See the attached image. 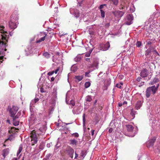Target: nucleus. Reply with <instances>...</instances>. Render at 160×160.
Here are the masks:
<instances>
[{
	"mask_svg": "<svg viewBox=\"0 0 160 160\" xmlns=\"http://www.w3.org/2000/svg\"><path fill=\"white\" fill-rule=\"evenodd\" d=\"M159 84H158L156 87L155 86H153L147 88L146 91V96L147 98H149L152 92L153 94H155L158 88Z\"/></svg>",
	"mask_w": 160,
	"mask_h": 160,
	"instance_id": "2",
	"label": "nucleus"
},
{
	"mask_svg": "<svg viewBox=\"0 0 160 160\" xmlns=\"http://www.w3.org/2000/svg\"><path fill=\"white\" fill-rule=\"evenodd\" d=\"M133 17L132 15H128L124 19L125 23L127 25H130L132 23Z\"/></svg>",
	"mask_w": 160,
	"mask_h": 160,
	"instance_id": "5",
	"label": "nucleus"
},
{
	"mask_svg": "<svg viewBox=\"0 0 160 160\" xmlns=\"http://www.w3.org/2000/svg\"><path fill=\"white\" fill-rule=\"evenodd\" d=\"M122 84L121 83H118L117 84L116 86L117 88H122Z\"/></svg>",
	"mask_w": 160,
	"mask_h": 160,
	"instance_id": "35",
	"label": "nucleus"
},
{
	"mask_svg": "<svg viewBox=\"0 0 160 160\" xmlns=\"http://www.w3.org/2000/svg\"><path fill=\"white\" fill-rule=\"evenodd\" d=\"M89 72H86L85 73V76L88 77H89V76L88 75L89 74Z\"/></svg>",
	"mask_w": 160,
	"mask_h": 160,
	"instance_id": "45",
	"label": "nucleus"
},
{
	"mask_svg": "<svg viewBox=\"0 0 160 160\" xmlns=\"http://www.w3.org/2000/svg\"><path fill=\"white\" fill-rule=\"evenodd\" d=\"M47 37L46 35H45V36H43V37L40 38L38 40H37V43H39L42 41H44L45 39V37Z\"/></svg>",
	"mask_w": 160,
	"mask_h": 160,
	"instance_id": "23",
	"label": "nucleus"
},
{
	"mask_svg": "<svg viewBox=\"0 0 160 160\" xmlns=\"http://www.w3.org/2000/svg\"><path fill=\"white\" fill-rule=\"evenodd\" d=\"M31 143L32 145H34L37 142L38 139V138L36 135V131L35 130H33L31 133Z\"/></svg>",
	"mask_w": 160,
	"mask_h": 160,
	"instance_id": "3",
	"label": "nucleus"
},
{
	"mask_svg": "<svg viewBox=\"0 0 160 160\" xmlns=\"http://www.w3.org/2000/svg\"><path fill=\"white\" fill-rule=\"evenodd\" d=\"M9 152V149L8 148H6L3 150L2 155L4 158L8 154Z\"/></svg>",
	"mask_w": 160,
	"mask_h": 160,
	"instance_id": "14",
	"label": "nucleus"
},
{
	"mask_svg": "<svg viewBox=\"0 0 160 160\" xmlns=\"http://www.w3.org/2000/svg\"><path fill=\"white\" fill-rule=\"evenodd\" d=\"M69 124V123H66V125H68V124Z\"/></svg>",
	"mask_w": 160,
	"mask_h": 160,
	"instance_id": "61",
	"label": "nucleus"
},
{
	"mask_svg": "<svg viewBox=\"0 0 160 160\" xmlns=\"http://www.w3.org/2000/svg\"><path fill=\"white\" fill-rule=\"evenodd\" d=\"M100 11L101 16L102 18H104L105 17V12L102 10H101Z\"/></svg>",
	"mask_w": 160,
	"mask_h": 160,
	"instance_id": "31",
	"label": "nucleus"
},
{
	"mask_svg": "<svg viewBox=\"0 0 160 160\" xmlns=\"http://www.w3.org/2000/svg\"><path fill=\"white\" fill-rule=\"evenodd\" d=\"M57 53V54H58V55H59V53H58H58Z\"/></svg>",
	"mask_w": 160,
	"mask_h": 160,
	"instance_id": "62",
	"label": "nucleus"
},
{
	"mask_svg": "<svg viewBox=\"0 0 160 160\" xmlns=\"http://www.w3.org/2000/svg\"><path fill=\"white\" fill-rule=\"evenodd\" d=\"M141 44H142L141 42L140 41H138L136 43V45L137 47H139L141 45Z\"/></svg>",
	"mask_w": 160,
	"mask_h": 160,
	"instance_id": "34",
	"label": "nucleus"
},
{
	"mask_svg": "<svg viewBox=\"0 0 160 160\" xmlns=\"http://www.w3.org/2000/svg\"><path fill=\"white\" fill-rule=\"evenodd\" d=\"M21 112L19 111L15 116H14L13 118H18L21 115Z\"/></svg>",
	"mask_w": 160,
	"mask_h": 160,
	"instance_id": "32",
	"label": "nucleus"
},
{
	"mask_svg": "<svg viewBox=\"0 0 160 160\" xmlns=\"http://www.w3.org/2000/svg\"><path fill=\"white\" fill-rule=\"evenodd\" d=\"M92 51V49H90L88 52H87L85 54V56L86 57H89L90 56V54Z\"/></svg>",
	"mask_w": 160,
	"mask_h": 160,
	"instance_id": "26",
	"label": "nucleus"
},
{
	"mask_svg": "<svg viewBox=\"0 0 160 160\" xmlns=\"http://www.w3.org/2000/svg\"><path fill=\"white\" fill-rule=\"evenodd\" d=\"M54 80V78L53 77H52L51 78V81H53Z\"/></svg>",
	"mask_w": 160,
	"mask_h": 160,
	"instance_id": "53",
	"label": "nucleus"
},
{
	"mask_svg": "<svg viewBox=\"0 0 160 160\" xmlns=\"http://www.w3.org/2000/svg\"><path fill=\"white\" fill-rule=\"evenodd\" d=\"M0 37L2 39V42H0L1 46H0V55L1 57H3L6 53L7 49L5 48L6 47V43L5 42L7 41L6 37L4 36L2 34H1Z\"/></svg>",
	"mask_w": 160,
	"mask_h": 160,
	"instance_id": "1",
	"label": "nucleus"
},
{
	"mask_svg": "<svg viewBox=\"0 0 160 160\" xmlns=\"http://www.w3.org/2000/svg\"><path fill=\"white\" fill-rule=\"evenodd\" d=\"M22 149V145H20L19 146L18 150V152H17V155H19L20 153L21 152Z\"/></svg>",
	"mask_w": 160,
	"mask_h": 160,
	"instance_id": "29",
	"label": "nucleus"
},
{
	"mask_svg": "<svg viewBox=\"0 0 160 160\" xmlns=\"http://www.w3.org/2000/svg\"><path fill=\"white\" fill-rule=\"evenodd\" d=\"M89 129H89V128H88V129L89 130Z\"/></svg>",
	"mask_w": 160,
	"mask_h": 160,
	"instance_id": "63",
	"label": "nucleus"
},
{
	"mask_svg": "<svg viewBox=\"0 0 160 160\" xmlns=\"http://www.w3.org/2000/svg\"><path fill=\"white\" fill-rule=\"evenodd\" d=\"M113 14L117 18H121L124 14V12L120 10H115L112 12Z\"/></svg>",
	"mask_w": 160,
	"mask_h": 160,
	"instance_id": "8",
	"label": "nucleus"
},
{
	"mask_svg": "<svg viewBox=\"0 0 160 160\" xmlns=\"http://www.w3.org/2000/svg\"><path fill=\"white\" fill-rule=\"evenodd\" d=\"M51 143H48L47 144V147H48V148H50L51 147Z\"/></svg>",
	"mask_w": 160,
	"mask_h": 160,
	"instance_id": "47",
	"label": "nucleus"
},
{
	"mask_svg": "<svg viewBox=\"0 0 160 160\" xmlns=\"http://www.w3.org/2000/svg\"><path fill=\"white\" fill-rule=\"evenodd\" d=\"M128 131L129 132L132 131L133 129V126L131 125H126Z\"/></svg>",
	"mask_w": 160,
	"mask_h": 160,
	"instance_id": "17",
	"label": "nucleus"
},
{
	"mask_svg": "<svg viewBox=\"0 0 160 160\" xmlns=\"http://www.w3.org/2000/svg\"><path fill=\"white\" fill-rule=\"evenodd\" d=\"M74 152V150L70 147L67 148L65 151L66 153L68 154L72 159L73 158Z\"/></svg>",
	"mask_w": 160,
	"mask_h": 160,
	"instance_id": "7",
	"label": "nucleus"
},
{
	"mask_svg": "<svg viewBox=\"0 0 160 160\" xmlns=\"http://www.w3.org/2000/svg\"><path fill=\"white\" fill-rule=\"evenodd\" d=\"M12 160H17V159L16 158H14L12 159Z\"/></svg>",
	"mask_w": 160,
	"mask_h": 160,
	"instance_id": "55",
	"label": "nucleus"
},
{
	"mask_svg": "<svg viewBox=\"0 0 160 160\" xmlns=\"http://www.w3.org/2000/svg\"><path fill=\"white\" fill-rule=\"evenodd\" d=\"M83 118V126L84 128L85 126V113H83L82 116Z\"/></svg>",
	"mask_w": 160,
	"mask_h": 160,
	"instance_id": "24",
	"label": "nucleus"
},
{
	"mask_svg": "<svg viewBox=\"0 0 160 160\" xmlns=\"http://www.w3.org/2000/svg\"><path fill=\"white\" fill-rule=\"evenodd\" d=\"M12 33L11 32H9V34L10 36H12Z\"/></svg>",
	"mask_w": 160,
	"mask_h": 160,
	"instance_id": "57",
	"label": "nucleus"
},
{
	"mask_svg": "<svg viewBox=\"0 0 160 160\" xmlns=\"http://www.w3.org/2000/svg\"><path fill=\"white\" fill-rule=\"evenodd\" d=\"M141 78L138 77L137 79V80L138 82H139L141 80Z\"/></svg>",
	"mask_w": 160,
	"mask_h": 160,
	"instance_id": "50",
	"label": "nucleus"
},
{
	"mask_svg": "<svg viewBox=\"0 0 160 160\" xmlns=\"http://www.w3.org/2000/svg\"><path fill=\"white\" fill-rule=\"evenodd\" d=\"M46 130V127L45 125H43L42 127H41L39 130H38L37 132L38 133V134H42L45 132Z\"/></svg>",
	"mask_w": 160,
	"mask_h": 160,
	"instance_id": "11",
	"label": "nucleus"
},
{
	"mask_svg": "<svg viewBox=\"0 0 160 160\" xmlns=\"http://www.w3.org/2000/svg\"><path fill=\"white\" fill-rule=\"evenodd\" d=\"M135 112L133 110V109H131V114L132 116H134V115H135Z\"/></svg>",
	"mask_w": 160,
	"mask_h": 160,
	"instance_id": "37",
	"label": "nucleus"
},
{
	"mask_svg": "<svg viewBox=\"0 0 160 160\" xmlns=\"http://www.w3.org/2000/svg\"><path fill=\"white\" fill-rule=\"evenodd\" d=\"M151 52V50L150 49H149L147 50H146L145 51V55L147 56H150Z\"/></svg>",
	"mask_w": 160,
	"mask_h": 160,
	"instance_id": "25",
	"label": "nucleus"
},
{
	"mask_svg": "<svg viewBox=\"0 0 160 160\" xmlns=\"http://www.w3.org/2000/svg\"><path fill=\"white\" fill-rule=\"evenodd\" d=\"M110 47V43L109 42H108L105 44H101L100 46V48L101 50L105 51L108 50Z\"/></svg>",
	"mask_w": 160,
	"mask_h": 160,
	"instance_id": "9",
	"label": "nucleus"
},
{
	"mask_svg": "<svg viewBox=\"0 0 160 160\" xmlns=\"http://www.w3.org/2000/svg\"><path fill=\"white\" fill-rule=\"evenodd\" d=\"M142 102L141 101H139L137 102L136 103L135 108L136 109H138L142 106Z\"/></svg>",
	"mask_w": 160,
	"mask_h": 160,
	"instance_id": "15",
	"label": "nucleus"
},
{
	"mask_svg": "<svg viewBox=\"0 0 160 160\" xmlns=\"http://www.w3.org/2000/svg\"><path fill=\"white\" fill-rule=\"evenodd\" d=\"M153 52L154 54H156L158 56H159V54L156 50H154Z\"/></svg>",
	"mask_w": 160,
	"mask_h": 160,
	"instance_id": "38",
	"label": "nucleus"
},
{
	"mask_svg": "<svg viewBox=\"0 0 160 160\" xmlns=\"http://www.w3.org/2000/svg\"><path fill=\"white\" fill-rule=\"evenodd\" d=\"M54 73V71L50 72L48 73V75L49 76L52 75Z\"/></svg>",
	"mask_w": 160,
	"mask_h": 160,
	"instance_id": "41",
	"label": "nucleus"
},
{
	"mask_svg": "<svg viewBox=\"0 0 160 160\" xmlns=\"http://www.w3.org/2000/svg\"><path fill=\"white\" fill-rule=\"evenodd\" d=\"M94 131H95L94 130H91V135L92 136H93L94 135Z\"/></svg>",
	"mask_w": 160,
	"mask_h": 160,
	"instance_id": "43",
	"label": "nucleus"
},
{
	"mask_svg": "<svg viewBox=\"0 0 160 160\" xmlns=\"http://www.w3.org/2000/svg\"><path fill=\"white\" fill-rule=\"evenodd\" d=\"M85 60L87 62H90V59L89 58H86Z\"/></svg>",
	"mask_w": 160,
	"mask_h": 160,
	"instance_id": "52",
	"label": "nucleus"
},
{
	"mask_svg": "<svg viewBox=\"0 0 160 160\" xmlns=\"http://www.w3.org/2000/svg\"><path fill=\"white\" fill-rule=\"evenodd\" d=\"M83 77L82 76H76L75 77V78L77 82H79L81 81L83 78Z\"/></svg>",
	"mask_w": 160,
	"mask_h": 160,
	"instance_id": "18",
	"label": "nucleus"
},
{
	"mask_svg": "<svg viewBox=\"0 0 160 160\" xmlns=\"http://www.w3.org/2000/svg\"><path fill=\"white\" fill-rule=\"evenodd\" d=\"M91 85V83L90 82H87L85 83V87L86 88H88Z\"/></svg>",
	"mask_w": 160,
	"mask_h": 160,
	"instance_id": "28",
	"label": "nucleus"
},
{
	"mask_svg": "<svg viewBox=\"0 0 160 160\" xmlns=\"http://www.w3.org/2000/svg\"><path fill=\"white\" fill-rule=\"evenodd\" d=\"M75 158H74L76 159L77 158V157H78V154H77V153H76V152H75Z\"/></svg>",
	"mask_w": 160,
	"mask_h": 160,
	"instance_id": "51",
	"label": "nucleus"
},
{
	"mask_svg": "<svg viewBox=\"0 0 160 160\" xmlns=\"http://www.w3.org/2000/svg\"><path fill=\"white\" fill-rule=\"evenodd\" d=\"M86 101H87L90 102L92 100V97L91 96L89 95L86 97Z\"/></svg>",
	"mask_w": 160,
	"mask_h": 160,
	"instance_id": "30",
	"label": "nucleus"
},
{
	"mask_svg": "<svg viewBox=\"0 0 160 160\" xmlns=\"http://www.w3.org/2000/svg\"><path fill=\"white\" fill-rule=\"evenodd\" d=\"M86 155V152L84 151H82L80 154V156L83 158Z\"/></svg>",
	"mask_w": 160,
	"mask_h": 160,
	"instance_id": "27",
	"label": "nucleus"
},
{
	"mask_svg": "<svg viewBox=\"0 0 160 160\" xmlns=\"http://www.w3.org/2000/svg\"><path fill=\"white\" fill-rule=\"evenodd\" d=\"M43 55L45 58H49L50 57V54L47 52H45L43 53Z\"/></svg>",
	"mask_w": 160,
	"mask_h": 160,
	"instance_id": "22",
	"label": "nucleus"
},
{
	"mask_svg": "<svg viewBox=\"0 0 160 160\" xmlns=\"http://www.w3.org/2000/svg\"><path fill=\"white\" fill-rule=\"evenodd\" d=\"M122 106V103H121V104H119V106L120 107L121 106Z\"/></svg>",
	"mask_w": 160,
	"mask_h": 160,
	"instance_id": "58",
	"label": "nucleus"
},
{
	"mask_svg": "<svg viewBox=\"0 0 160 160\" xmlns=\"http://www.w3.org/2000/svg\"><path fill=\"white\" fill-rule=\"evenodd\" d=\"M156 140V138L153 137V138L150 139L149 141H147L146 142V145L147 147L149 148L152 146L153 145Z\"/></svg>",
	"mask_w": 160,
	"mask_h": 160,
	"instance_id": "10",
	"label": "nucleus"
},
{
	"mask_svg": "<svg viewBox=\"0 0 160 160\" xmlns=\"http://www.w3.org/2000/svg\"><path fill=\"white\" fill-rule=\"evenodd\" d=\"M58 148V147H57V145H55L54 149L55 150H56V149H57Z\"/></svg>",
	"mask_w": 160,
	"mask_h": 160,
	"instance_id": "54",
	"label": "nucleus"
},
{
	"mask_svg": "<svg viewBox=\"0 0 160 160\" xmlns=\"http://www.w3.org/2000/svg\"><path fill=\"white\" fill-rule=\"evenodd\" d=\"M72 136L74 137H78L79 136V134L78 133L76 132L73 133L72 134Z\"/></svg>",
	"mask_w": 160,
	"mask_h": 160,
	"instance_id": "36",
	"label": "nucleus"
},
{
	"mask_svg": "<svg viewBox=\"0 0 160 160\" xmlns=\"http://www.w3.org/2000/svg\"><path fill=\"white\" fill-rule=\"evenodd\" d=\"M14 135H11L9 136V138L5 140V142H7V141L8 140H9L11 141H12L14 140Z\"/></svg>",
	"mask_w": 160,
	"mask_h": 160,
	"instance_id": "19",
	"label": "nucleus"
},
{
	"mask_svg": "<svg viewBox=\"0 0 160 160\" xmlns=\"http://www.w3.org/2000/svg\"><path fill=\"white\" fill-rule=\"evenodd\" d=\"M112 1L113 4L115 5H117L118 3V0H112Z\"/></svg>",
	"mask_w": 160,
	"mask_h": 160,
	"instance_id": "33",
	"label": "nucleus"
},
{
	"mask_svg": "<svg viewBox=\"0 0 160 160\" xmlns=\"http://www.w3.org/2000/svg\"><path fill=\"white\" fill-rule=\"evenodd\" d=\"M127 103L126 102H124L123 103L126 104Z\"/></svg>",
	"mask_w": 160,
	"mask_h": 160,
	"instance_id": "59",
	"label": "nucleus"
},
{
	"mask_svg": "<svg viewBox=\"0 0 160 160\" xmlns=\"http://www.w3.org/2000/svg\"><path fill=\"white\" fill-rule=\"evenodd\" d=\"M18 110V108L16 106H13L12 108H10L9 113L10 116L13 118Z\"/></svg>",
	"mask_w": 160,
	"mask_h": 160,
	"instance_id": "6",
	"label": "nucleus"
},
{
	"mask_svg": "<svg viewBox=\"0 0 160 160\" xmlns=\"http://www.w3.org/2000/svg\"><path fill=\"white\" fill-rule=\"evenodd\" d=\"M97 102V100H95V103H96V102Z\"/></svg>",
	"mask_w": 160,
	"mask_h": 160,
	"instance_id": "60",
	"label": "nucleus"
},
{
	"mask_svg": "<svg viewBox=\"0 0 160 160\" xmlns=\"http://www.w3.org/2000/svg\"><path fill=\"white\" fill-rule=\"evenodd\" d=\"M105 5V4L101 5L99 7V8L100 9V10H102V9L103 7V6Z\"/></svg>",
	"mask_w": 160,
	"mask_h": 160,
	"instance_id": "42",
	"label": "nucleus"
},
{
	"mask_svg": "<svg viewBox=\"0 0 160 160\" xmlns=\"http://www.w3.org/2000/svg\"><path fill=\"white\" fill-rule=\"evenodd\" d=\"M70 144L72 145L76 146L78 142V141L75 139H71L70 140Z\"/></svg>",
	"mask_w": 160,
	"mask_h": 160,
	"instance_id": "16",
	"label": "nucleus"
},
{
	"mask_svg": "<svg viewBox=\"0 0 160 160\" xmlns=\"http://www.w3.org/2000/svg\"><path fill=\"white\" fill-rule=\"evenodd\" d=\"M148 74V72L146 69H144L142 70L140 72L141 76L142 78L147 77Z\"/></svg>",
	"mask_w": 160,
	"mask_h": 160,
	"instance_id": "12",
	"label": "nucleus"
},
{
	"mask_svg": "<svg viewBox=\"0 0 160 160\" xmlns=\"http://www.w3.org/2000/svg\"><path fill=\"white\" fill-rule=\"evenodd\" d=\"M109 26H110V24H109V23H106L105 25V27L107 28Z\"/></svg>",
	"mask_w": 160,
	"mask_h": 160,
	"instance_id": "46",
	"label": "nucleus"
},
{
	"mask_svg": "<svg viewBox=\"0 0 160 160\" xmlns=\"http://www.w3.org/2000/svg\"><path fill=\"white\" fill-rule=\"evenodd\" d=\"M72 105L73 106H74V105H75V103H74V102H73V103H72Z\"/></svg>",
	"mask_w": 160,
	"mask_h": 160,
	"instance_id": "56",
	"label": "nucleus"
},
{
	"mask_svg": "<svg viewBox=\"0 0 160 160\" xmlns=\"http://www.w3.org/2000/svg\"><path fill=\"white\" fill-rule=\"evenodd\" d=\"M39 100V99L38 98H35V99L31 101L30 104V109L31 111L32 108L34 106V105L38 102Z\"/></svg>",
	"mask_w": 160,
	"mask_h": 160,
	"instance_id": "13",
	"label": "nucleus"
},
{
	"mask_svg": "<svg viewBox=\"0 0 160 160\" xmlns=\"http://www.w3.org/2000/svg\"><path fill=\"white\" fill-rule=\"evenodd\" d=\"M59 68H58L55 71H54V73H55L56 74L58 72V71H59Z\"/></svg>",
	"mask_w": 160,
	"mask_h": 160,
	"instance_id": "48",
	"label": "nucleus"
},
{
	"mask_svg": "<svg viewBox=\"0 0 160 160\" xmlns=\"http://www.w3.org/2000/svg\"><path fill=\"white\" fill-rule=\"evenodd\" d=\"M74 16L76 18H78L79 17L80 15V13L79 12V11L77 10H76L74 11Z\"/></svg>",
	"mask_w": 160,
	"mask_h": 160,
	"instance_id": "20",
	"label": "nucleus"
},
{
	"mask_svg": "<svg viewBox=\"0 0 160 160\" xmlns=\"http://www.w3.org/2000/svg\"><path fill=\"white\" fill-rule=\"evenodd\" d=\"M40 91L41 92H45V91L42 88H40Z\"/></svg>",
	"mask_w": 160,
	"mask_h": 160,
	"instance_id": "44",
	"label": "nucleus"
},
{
	"mask_svg": "<svg viewBox=\"0 0 160 160\" xmlns=\"http://www.w3.org/2000/svg\"><path fill=\"white\" fill-rule=\"evenodd\" d=\"M51 154L50 153L48 154L46 156V158L48 159H49L51 156Z\"/></svg>",
	"mask_w": 160,
	"mask_h": 160,
	"instance_id": "39",
	"label": "nucleus"
},
{
	"mask_svg": "<svg viewBox=\"0 0 160 160\" xmlns=\"http://www.w3.org/2000/svg\"><path fill=\"white\" fill-rule=\"evenodd\" d=\"M98 64L94 65V64H92L91 67V68H98Z\"/></svg>",
	"mask_w": 160,
	"mask_h": 160,
	"instance_id": "40",
	"label": "nucleus"
},
{
	"mask_svg": "<svg viewBox=\"0 0 160 160\" xmlns=\"http://www.w3.org/2000/svg\"><path fill=\"white\" fill-rule=\"evenodd\" d=\"M13 16H11V19L10 21L9 22L8 26L11 29H14L17 27L16 21L17 19L15 18L14 19L13 18Z\"/></svg>",
	"mask_w": 160,
	"mask_h": 160,
	"instance_id": "4",
	"label": "nucleus"
},
{
	"mask_svg": "<svg viewBox=\"0 0 160 160\" xmlns=\"http://www.w3.org/2000/svg\"><path fill=\"white\" fill-rule=\"evenodd\" d=\"M4 146H6L5 145V144L4 145Z\"/></svg>",
	"mask_w": 160,
	"mask_h": 160,
	"instance_id": "64",
	"label": "nucleus"
},
{
	"mask_svg": "<svg viewBox=\"0 0 160 160\" xmlns=\"http://www.w3.org/2000/svg\"><path fill=\"white\" fill-rule=\"evenodd\" d=\"M113 129L112 128H110L109 130V132L110 133H111Z\"/></svg>",
	"mask_w": 160,
	"mask_h": 160,
	"instance_id": "49",
	"label": "nucleus"
},
{
	"mask_svg": "<svg viewBox=\"0 0 160 160\" xmlns=\"http://www.w3.org/2000/svg\"><path fill=\"white\" fill-rule=\"evenodd\" d=\"M16 118H13V125L16 126L19 125V121H16Z\"/></svg>",
	"mask_w": 160,
	"mask_h": 160,
	"instance_id": "21",
	"label": "nucleus"
}]
</instances>
